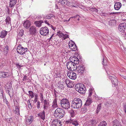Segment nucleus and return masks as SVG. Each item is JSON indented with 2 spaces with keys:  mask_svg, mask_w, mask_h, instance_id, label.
I'll list each match as a JSON object with an SVG mask.
<instances>
[{
  "mask_svg": "<svg viewBox=\"0 0 126 126\" xmlns=\"http://www.w3.org/2000/svg\"><path fill=\"white\" fill-rule=\"evenodd\" d=\"M62 122L58 119H53L51 122V126H61Z\"/></svg>",
  "mask_w": 126,
  "mask_h": 126,
  "instance_id": "1a4fd4ad",
  "label": "nucleus"
},
{
  "mask_svg": "<svg viewBox=\"0 0 126 126\" xmlns=\"http://www.w3.org/2000/svg\"><path fill=\"white\" fill-rule=\"evenodd\" d=\"M112 124L113 126H122L117 120H114L112 122Z\"/></svg>",
  "mask_w": 126,
  "mask_h": 126,
  "instance_id": "a878e982",
  "label": "nucleus"
},
{
  "mask_svg": "<svg viewBox=\"0 0 126 126\" xmlns=\"http://www.w3.org/2000/svg\"><path fill=\"white\" fill-rule=\"evenodd\" d=\"M104 57H103V61H102V64L104 66L106 65L107 64V63L106 62V60H105V61H106L105 62H104Z\"/></svg>",
  "mask_w": 126,
  "mask_h": 126,
  "instance_id": "5fc2aeb1",
  "label": "nucleus"
},
{
  "mask_svg": "<svg viewBox=\"0 0 126 126\" xmlns=\"http://www.w3.org/2000/svg\"><path fill=\"white\" fill-rule=\"evenodd\" d=\"M58 88L59 89L62 90H63L64 89L63 85L62 84H59L58 85Z\"/></svg>",
  "mask_w": 126,
  "mask_h": 126,
  "instance_id": "c03bdc74",
  "label": "nucleus"
},
{
  "mask_svg": "<svg viewBox=\"0 0 126 126\" xmlns=\"http://www.w3.org/2000/svg\"><path fill=\"white\" fill-rule=\"evenodd\" d=\"M85 68L84 66L82 65L77 66L76 70L77 73L81 75L83 74L84 72Z\"/></svg>",
  "mask_w": 126,
  "mask_h": 126,
  "instance_id": "6e6552de",
  "label": "nucleus"
},
{
  "mask_svg": "<svg viewBox=\"0 0 126 126\" xmlns=\"http://www.w3.org/2000/svg\"><path fill=\"white\" fill-rule=\"evenodd\" d=\"M63 0H60L59 1L58 3H60L63 5Z\"/></svg>",
  "mask_w": 126,
  "mask_h": 126,
  "instance_id": "774afa93",
  "label": "nucleus"
},
{
  "mask_svg": "<svg viewBox=\"0 0 126 126\" xmlns=\"http://www.w3.org/2000/svg\"><path fill=\"white\" fill-rule=\"evenodd\" d=\"M33 119V117L32 116H28L26 117L25 120L26 125H29L31 124L32 123Z\"/></svg>",
  "mask_w": 126,
  "mask_h": 126,
  "instance_id": "9b49d317",
  "label": "nucleus"
},
{
  "mask_svg": "<svg viewBox=\"0 0 126 126\" xmlns=\"http://www.w3.org/2000/svg\"><path fill=\"white\" fill-rule=\"evenodd\" d=\"M76 45L74 42L72 40L70 41L68 44L69 46V48L70 49H73L74 48H73V46H74Z\"/></svg>",
  "mask_w": 126,
  "mask_h": 126,
  "instance_id": "7c9ffc66",
  "label": "nucleus"
},
{
  "mask_svg": "<svg viewBox=\"0 0 126 126\" xmlns=\"http://www.w3.org/2000/svg\"><path fill=\"white\" fill-rule=\"evenodd\" d=\"M73 48H74L73 49H70L72 50V51H75L77 49V48L76 45L73 46Z\"/></svg>",
  "mask_w": 126,
  "mask_h": 126,
  "instance_id": "3c124183",
  "label": "nucleus"
},
{
  "mask_svg": "<svg viewBox=\"0 0 126 126\" xmlns=\"http://www.w3.org/2000/svg\"><path fill=\"white\" fill-rule=\"evenodd\" d=\"M16 114L18 115H19V106H16L15 107Z\"/></svg>",
  "mask_w": 126,
  "mask_h": 126,
  "instance_id": "e433bc0d",
  "label": "nucleus"
},
{
  "mask_svg": "<svg viewBox=\"0 0 126 126\" xmlns=\"http://www.w3.org/2000/svg\"><path fill=\"white\" fill-rule=\"evenodd\" d=\"M65 111L63 109L61 108H58L54 112V116L58 119H60L64 115Z\"/></svg>",
  "mask_w": 126,
  "mask_h": 126,
  "instance_id": "f03ea898",
  "label": "nucleus"
},
{
  "mask_svg": "<svg viewBox=\"0 0 126 126\" xmlns=\"http://www.w3.org/2000/svg\"><path fill=\"white\" fill-rule=\"evenodd\" d=\"M63 5H67L68 2H69L68 1L65 0H63Z\"/></svg>",
  "mask_w": 126,
  "mask_h": 126,
  "instance_id": "4d7b16f0",
  "label": "nucleus"
},
{
  "mask_svg": "<svg viewBox=\"0 0 126 126\" xmlns=\"http://www.w3.org/2000/svg\"><path fill=\"white\" fill-rule=\"evenodd\" d=\"M55 17V16L52 14H48L47 15L44 16V18L45 19H49L51 18V17L54 18Z\"/></svg>",
  "mask_w": 126,
  "mask_h": 126,
  "instance_id": "393cba45",
  "label": "nucleus"
},
{
  "mask_svg": "<svg viewBox=\"0 0 126 126\" xmlns=\"http://www.w3.org/2000/svg\"><path fill=\"white\" fill-rule=\"evenodd\" d=\"M48 106H43V108L44 109V110H47L48 108Z\"/></svg>",
  "mask_w": 126,
  "mask_h": 126,
  "instance_id": "bf43d9fd",
  "label": "nucleus"
},
{
  "mask_svg": "<svg viewBox=\"0 0 126 126\" xmlns=\"http://www.w3.org/2000/svg\"><path fill=\"white\" fill-rule=\"evenodd\" d=\"M5 22L7 24H9L11 23V20L9 16L7 17L5 20Z\"/></svg>",
  "mask_w": 126,
  "mask_h": 126,
  "instance_id": "79ce46f5",
  "label": "nucleus"
},
{
  "mask_svg": "<svg viewBox=\"0 0 126 126\" xmlns=\"http://www.w3.org/2000/svg\"><path fill=\"white\" fill-rule=\"evenodd\" d=\"M17 53L20 54H23L25 53L27 50V48H24L22 47L21 45H19L17 47L16 49Z\"/></svg>",
  "mask_w": 126,
  "mask_h": 126,
  "instance_id": "39448f33",
  "label": "nucleus"
},
{
  "mask_svg": "<svg viewBox=\"0 0 126 126\" xmlns=\"http://www.w3.org/2000/svg\"><path fill=\"white\" fill-rule=\"evenodd\" d=\"M86 90V88L85 87V86L83 85V86H82V87H81L78 92L80 94H83L85 93Z\"/></svg>",
  "mask_w": 126,
  "mask_h": 126,
  "instance_id": "bb28decb",
  "label": "nucleus"
},
{
  "mask_svg": "<svg viewBox=\"0 0 126 126\" xmlns=\"http://www.w3.org/2000/svg\"><path fill=\"white\" fill-rule=\"evenodd\" d=\"M121 71L122 73H126V70L124 68H122Z\"/></svg>",
  "mask_w": 126,
  "mask_h": 126,
  "instance_id": "6e6d98bb",
  "label": "nucleus"
},
{
  "mask_svg": "<svg viewBox=\"0 0 126 126\" xmlns=\"http://www.w3.org/2000/svg\"><path fill=\"white\" fill-rule=\"evenodd\" d=\"M64 34L61 31H59L57 32V35L60 37H64Z\"/></svg>",
  "mask_w": 126,
  "mask_h": 126,
  "instance_id": "f704fd0d",
  "label": "nucleus"
},
{
  "mask_svg": "<svg viewBox=\"0 0 126 126\" xmlns=\"http://www.w3.org/2000/svg\"><path fill=\"white\" fill-rule=\"evenodd\" d=\"M65 83L67 86L71 81H70L69 79L67 78H66V79H65Z\"/></svg>",
  "mask_w": 126,
  "mask_h": 126,
  "instance_id": "8fccbe9b",
  "label": "nucleus"
},
{
  "mask_svg": "<svg viewBox=\"0 0 126 126\" xmlns=\"http://www.w3.org/2000/svg\"><path fill=\"white\" fill-rule=\"evenodd\" d=\"M126 28V23H122L118 26V28L119 31L120 32H123Z\"/></svg>",
  "mask_w": 126,
  "mask_h": 126,
  "instance_id": "ddd939ff",
  "label": "nucleus"
},
{
  "mask_svg": "<svg viewBox=\"0 0 126 126\" xmlns=\"http://www.w3.org/2000/svg\"><path fill=\"white\" fill-rule=\"evenodd\" d=\"M97 121L95 119H92L89 122V126H95Z\"/></svg>",
  "mask_w": 126,
  "mask_h": 126,
  "instance_id": "a211bd4d",
  "label": "nucleus"
},
{
  "mask_svg": "<svg viewBox=\"0 0 126 126\" xmlns=\"http://www.w3.org/2000/svg\"><path fill=\"white\" fill-rule=\"evenodd\" d=\"M107 73L108 75V77L109 79H111L112 83L115 85H117L118 84V82L117 79L114 77L110 76V74L108 73V72H107Z\"/></svg>",
  "mask_w": 126,
  "mask_h": 126,
  "instance_id": "9d476101",
  "label": "nucleus"
},
{
  "mask_svg": "<svg viewBox=\"0 0 126 126\" xmlns=\"http://www.w3.org/2000/svg\"><path fill=\"white\" fill-rule=\"evenodd\" d=\"M30 34L35 35L36 34V30L34 26H31L29 29Z\"/></svg>",
  "mask_w": 126,
  "mask_h": 126,
  "instance_id": "4468645a",
  "label": "nucleus"
},
{
  "mask_svg": "<svg viewBox=\"0 0 126 126\" xmlns=\"http://www.w3.org/2000/svg\"><path fill=\"white\" fill-rule=\"evenodd\" d=\"M82 105L81 100L79 98H75L72 100L71 107L74 109H78L80 108Z\"/></svg>",
  "mask_w": 126,
  "mask_h": 126,
  "instance_id": "f257e3e1",
  "label": "nucleus"
},
{
  "mask_svg": "<svg viewBox=\"0 0 126 126\" xmlns=\"http://www.w3.org/2000/svg\"><path fill=\"white\" fill-rule=\"evenodd\" d=\"M108 23L110 26H114L116 24V21L115 19L111 20Z\"/></svg>",
  "mask_w": 126,
  "mask_h": 126,
  "instance_id": "b1692460",
  "label": "nucleus"
},
{
  "mask_svg": "<svg viewBox=\"0 0 126 126\" xmlns=\"http://www.w3.org/2000/svg\"><path fill=\"white\" fill-rule=\"evenodd\" d=\"M28 93L29 94L28 95L31 97V98H32L34 97V94L32 91H29L28 92Z\"/></svg>",
  "mask_w": 126,
  "mask_h": 126,
  "instance_id": "72a5a7b5",
  "label": "nucleus"
},
{
  "mask_svg": "<svg viewBox=\"0 0 126 126\" xmlns=\"http://www.w3.org/2000/svg\"><path fill=\"white\" fill-rule=\"evenodd\" d=\"M16 65L17 68H20L22 66L19 65L18 63H17L16 64Z\"/></svg>",
  "mask_w": 126,
  "mask_h": 126,
  "instance_id": "13d9d810",
  "label": "nucleus"
},
{
  "mask_svg": "<svg viewBox=\"0 0 126 126\" xmlns=\"http://www.w3.org/2000/svg\"><path fill=\"white\" fill-rule=\"evenodd\" d=\"M9 6L11 8H14L17 2V0H9Z\"/></svg>",
  "mask_w": 126,
  "mask_h": 126,
  "instance_id": "aec40b11",
  "label": "nucleus"
},
{
  "mask_svg": "<svg viewBox=\"0 0 126 126\" xmlns=\"http://www.w3.org/2000/svg\"><path fill=\"white\" fill-rule=\"evenodd\" d=\"M18 35H17V36H22L24 34V30L23 29H18Z\"/></svg>",
  "mask_w": 126,
  "mask_h": 126,
  "instance_id": "c756f323",
  "label": "nucleus"
},
{
  "mask_svg": "<svg viewBox=\"0 0 126 126\" xmlns=\"http://www.w3.org/2000/svg\"><path fill=\"white\" fill-rule=\"evenodd\" d=\"M87 107L84 105L83 108L81 109V111L82 112L85 113L87 111Z\"/></svg>",
  "mask_w": 126,
  "mask_h": 126,
  "instance_id": "c9c22d12",
  "label": "nucleus"
},
{
  "mask_svg": "<svg viewBox=\"0 0 126 126\" xmlns=\"http://www.w3.org/2000/svg\"><path fill=\"white\" fill-rule=\"evenodd\" d=\"M107 125V123L106 121H103L100 123L98 126H106Z\"/></svg>",
  "mask_w": 126,
  "mask_h": 126,
  "instance_id": "58836bf2",
  "label": "nucleus"
},
{
  "mask_svg": "<svg viewBox=\"0 0 126 126\" xmlns=\"http://www.w3.org/2000/svg\"><path fill=\"white\" fill-rule=\"evenodd\" d=\"M60 104L62 108L66 110H68L70 107L69 101L66 98H63L61 100Z\"/></svg>",
  "mask_w": 126,
  "mask_h": 126,
  "instance_id": "7ed1b4c3",
  "label": "nucleus"
},
{
  "mask_svg": "<svg viewBox=\"0 0 126 126\" xmlns=\"http://www.w3.org/2000/svg\"><path fill=\"white\" fill-rule=\"evenodd\" d=\"M57 99L55 98L54 100L52 103V106L53 108H55L58 107L57 104Z\"/></svg>",
  "mask_w": 126,
  "mask_h": 126,
  "instance_id": "c85d7f7f",
  "label": "nucleus"
},
{
  "mask_svg": "<svg viewBox=\"0 0 126 126\" xmlns=\"http://www.w3.org/2000/svg\"><path fill=\"white\" fill-rule=\"evenodd\" d=\"M40 33L43 35L47 36L49 33V30L48 28L46 27L41 28L40 30Z\"/></svg>",
  "mask_w": 126,
  "mask_h": 126,
  "instance_id": "423d86ee",
  "label": "nucleus"
},
{
  "mask_svg": "<svg viewBox=\"0 0 126 126\" xmlns=\"http://www.w3.org/2000/svg\"><path fill=\"white\" fill-rule=\"evenodd\" d=\"M8 32L5 30L2 31L0 33V37L3 39L6 37L7 33Z\"/></svg>",
  "mask_w": 126,
  "mask_h": 126,
  "instance_id": "f3484780",
  "label": "nucleus"
},
{
  "mask_svg": "<svg viewBox=\"0 0 126 126\" xmlns=\"http://www.w3.org/2000/svg\"><path fill=\"white\" fill-rule=\"evenodd\" d=\"M40 100L41 103L43 102L44 101L43 95V93H40Z\"/></svg>",
  "mask_w": 126,
  "mask_h": 126,
  "instance_id": "49530a36",
  "label": "nucleus"
},
{
  "mask_svg": "<svg viewBox=\"0 0 126 126\" xmlns=\"http://www.w3.org/2000/svg\"><path fill=\"white\" fill-rule=\"evenodd\" d=\"M7 93L10 96L11 98L12 99L14 95V92L12 88H7L6 90Z\"/></svg>",
  "mask_w": 126,
  "mask_h": 126,
  "instance_id": "dca6fc26",
  "label": "nucleus"
},
{
  "mask_svg": "<svg viewBox=\"0 0 126 126\" xmlns=\"http://www.w3.org/2000/svg\"><path fill=\"white\" fill-rule=\"evenodd\" d=\"M29 101V102H28V104L29 107L30 109H31L32 108V106L31 105V103H30V101Z\"/></svg>",
  "mask_w": 126,
  "mask_h": 126,
  "instance_id": "052dcab7",
  "label": "nucleus"
},
{
  "mask_svg": "<svg viewBox=\"0 0 126 126\" xmlns=\"http://www.w3.org/2000/svg\"><path fill=\"white\" fill-rule=\"evenodd\" d=\"M74 82L71 81L67 86L68 87L71 88H73L74 87Z\"/></svg>",
  "mask_w": 126,
  "mask_h": 126,
  "instance_id": "ea45409f",
  "label": "nucleus"
},
{
  "mask_svg": "<svg viewBox=\"0 0 126 126\" xmlns=\"http://www.w3.org/2000/svg\"><path fill=\"white\" fill-rule=\"evenodd\" d=\"M9 47L8 46L6 45L4 48V51L5 55H7L9 51Z\"/></svg>",
  "mask_w": 126,
  "mask_h": 126,
  "instance_id": "4c0bfd02",
  "label": "nucleus"
},
{
  "mask_svg": "<svg viewBox=\"0 0 126 126\" xmlns=\"http://www.w3.org/2000/svg\"><path fill=\"white\" fill-rule=\"evenodd\" d=\"M4 89L3 86H1L0 87V97L2 96V95L3 94L4 91L3 90V88Z\"/></svg>",
  "mask_w": 126,
  "mask_h": 126,
  "instance_id": "a19ab883",
  "label": "nucleus"
},
{
  "mask_svg": "<svg viewBox=\"0 0 126 126\" xmlns=\"http://www.w3.org/2000/svg\"><path fill=\"white\" fill-rule=\"evenodd\" d=\"M93 90L91 89H90L89 90V97L91 96L92 94Z\"/></svg>",
  "mask_w": 126,
  "mask_h": 126,
  "instance_id": "603ef678",
  "label": "nucleus"
},
{
  "mask_svg": "<svg viewBox=\"0 0 126 126\" xmlns=\"http://www.w3.org/2000/svg\"><path fill=\"white\" fill-rule=\"evenodd\" d=\"M122 4L120 2H116L114 4V8L116 10H119L121 7Z\"/></svg>",
  "mask_w": 126,
  "mask_h": 126,
  "instance_id": "412c9836",
  "label": "nucleus"
},
{
  "mask_svg": "<svg viewBox=\"0 0 126 126\" xmlns=\"http://www.w3.org/2000/svg\"><path fill=\"white\" fill-rule=\"evenodd\" d=\"M0 97L2 98L3 99V100H4L6 99L5 95H4L3 94V95H2V96L0 97Z\"/></svg>",
  "mask_w": 126,
  "mask_h": 126,
  "instance_id": "e2e57ef3",
  "label": "nucleus"
},
{
  "mask_svg": "<svg viewBox=\"0 0 126 126\" xmlns=\"http://www.w3.org/2000/svg\"><path fill=\"white\" fill-rule=\"evenodd\" d=\"M64 37H63V38L64 39H66L67 38H68V35L66 34H64Z\"/></svg>",
  "mask_w": 126,
  "mask_h": 126,
  "instance_id": "338daca9",
  "label": "nucleus"
},
{
  "mask_svg": "<svg viewBox=\"0 0 126 126\" xmlns=\"http://www.w3.org/2000/svg\"><path fill=\"white\" fill-rule=\"evenodd\" d=\"M66 124H68L71 123L73 125L76 126L79 125L78 122L76 120L70 118V119L66 120L65 121Z\"/></svg>",
  "mask_w": 126,
  "mask_h": 126,
  "instance_id": "0eeeda50",
  "label": "nucleus"
},
{
  "mask_svg": "<svg viewBox=\"0 0 126 126\" xmlns=\"http://www.w3.org/2000/svg\"><path fill=\"white\" fill-rule=\"evenodd\" d=\"M123 106L124 111H126V103L124 104Z\"/></svg>",
  "mask_w": 126,
  "mask_h": 126,
  "instance_id": "69168bd1",
  "label": "nucleus"
},
{
  "mask_svg": "<svg viewBox=\"0 0 126 126\" xmlns=\"http://www.w3.org/2000/svg\"><path fill=\"white\" fill-rule=\"evenodd\" d=\"M71 62H68L66 64L67 69L69 70L72 71L76 70L77 66L76 64H73Z\"/></svg>",
  "mask_w": 126,
  "mask_h": 126,
  "instance_id": "20e7f679",
  "label": "nucleus"
},
{
  "mask_svg": "<svg viewBox=\"0 0 126 126\" xmlns=\"http://www.w3.org/2000/svg\"><path fill=\"white\" fill-rule=\"evenodd\" d=\"M36 105L37 109H39L40 108V103L39 101L37 102Z\"/></svg>",
  "mask_w": 126,
  "mask_h": 126,
  "instance_id": "864d4df0",
  "label": "nucleus"
},
{
  "mask_svg": "<svg viewBox=\"0 0 126 126\" xmlns=\"http://www.w3.org/2000/svg\"><path fill=\"white\" fill-rule=\"evenodd\" d=\"M45 106H49V103L48 102V101L47 99L44 100V105Z\"/></svg>",
  "mask_w": 126,
  "mask_h": 126,
  "instance_id": "09e8293b",
  "label": "nucleus"
},
{
  "mask_svg": "<svg viewBox=\"0 0 126 126\" xmlns=\"http://www.w3.org/2000/svg\"><path fill=\"white\" fill-rule=\"evenodd\" d=\"M70 115L71 117H74L75 116V112L73 110H72L70 111Z\"/></svg>",
  "mask_w": 126,
  "mask_h": 126,
  "instance_id": "37998d69",
  "label": "nucleus"
},
{
  "mask_svg": "<svg viewBox=\"0 0 126 126\" xmlns=\"http://www.w3.org/2000/svg\"><path fill=\"white\" fill-rule=\"evenodd\" d=\"M78 16H79V15H77L74 16H72V17H71L70 18V19L73 18H75Z\"/></svg>",
  "mask_w": 126,
  "mask_h": 126,
  "instance_id": "0e129e2a",
  "label": "nucleus"
},
{
  "mask_svg": "<svg viewBox=\"0 0 126 126\" xmlns=\"http://www.w3.org/2000/svg\"><path fill=\"white\" fill-rule=\"evenodd\" d=\"M70 61L69 62H71L75 64H78L79 62V59H78V58L76 56L73 57L72 58L71 57Z\"/></svg>",
  "mask_w": 126,
  "mask_h": 126,
  "instance_id": "f8f14e48",
  "label": "nucleus"
},
{
  "mask_svg": "<svg viewBox=\"0 0 126 126\" xmlns=\"http://www.w3.org/2000/svg\"><path fill=\"white\" fill-rule=\"evenodd\" d=\"M83 86V84L82 83H77L75 86V89L76 91L78 92L81 87Z\"/></svg>",
  "mask_w": 126,
  "mask_h": 126,
  "instance_id": "5701e85b",
  "label": "nucleus"
},
{
  "mask_svg": "<svg viewBox=\"0 0 126 126\" xmlns=\"http://www.w3.org/2000/svg\"><path fill=\"white\" fill-rule=\"evenodd\" d=\"M31 24L30 22L28 20L26 21L23 24L24 27L27 29L30 26Z\"/></svg>",
  "mask_w": 126,
  "mask_h": 126,
  "instance_id": "6ab92c4d",
  "label": "nucleus"
},
{
  "mask_svg": "<svg viewBox=\"0 0 126 126\" xmlns=\"http://www.w3.org/2000/svg\"><path fill=\"white\" fill-rule=\"evenodd\" d=\"M27 76L26 75H25L23 79V81H24L26 80L27 79Z\"/></svg>",
  "mask_w": 126,
  "mask_h": 126,
  "instance_id": "680f3d73",
  "label": "nucleus"
},
{
  "mask_svg": "<svg viewBox=\"0 0 126 126\" xmlns=\"http://www.w3.org/2000/svg\"><path fill=\"white\" fill-rule=\"evenodd\" d=\"M67 75L70 79H75L77 77L76 74L73 71L70 72V74H68Z\"/></svg>",
  "mask_w": 126,
  "mask_h": 126,
  "instance_id": "2eb2a0df",
  "label": "nucleus"
},
{
  "mask_svg": "<svg viewBox=\"0 0 126 126\" xmlns=\"http://www.w3.org/2000/svg\"><path fill=\"white\" fill-rule=\"evenodd\" d=\"M11 75V74L10 72H3V78L8 77Z\"/></svg>",
  "mask_w": 126,
  "mask_h": 126,
  "instance_id": "2f4dec72",
  "label": "nucleus"
},
{
  "mask_svg": "<svg viewBox=\"0 0 126 126\" xmlns=\"http://www.w3.org/2000/svg\"><path fill=\"white\" fill-rule=\"evenodd\" d=\"M38 116L41 118L43 120H44L45 119V111L44 110L42 112H40L38 114Z\"/></svg>",
  "mask_w": 126,
  "mask_h": 126,
  "instance_id": "4be33fe9",
  "label": "nucleus"
},
{
  "mask_svg": "<svg viewBox=\"0 0 126 126\" xmlns=\"http://www.w3.org/2000/svg\"><path fill=\"white\" fill-rule=\"evenodd\" d=\"M90 10L94 13H97L98 11L97 9L95 8L92 7L90 8Z\"/></svg>",
  "mask_w": 126,
  "mask_h": 126,
  "instance_id": "a18cd8bd",
  "label": "nucleus"
},
{
  "mask_svg": "<svg viewBox=\"0 0 126 126\" xmlns=\"http://www.w3.org/2000/svg\"><path fill=\"white\" fill-rule=\"evenodd\" d=\"M43 23L42 21H37L34 22V24L36 26L38 27H40L41 26V24Z\"/></svg>",
  "mask_w": 126,
  "mask_h": 126,
  "instance_id": "473e14b6",
  "label": "nucleus"
},
{
  "mask_svg": "<svg viewBox=\"0 0 126 126\" xmlns=\"http://www.w3.org/2000/svg\"><path fill=\"white\" fill-rule=\"evenodd\" d=\"M101 104H99L98 105L96 109L97 112H96L97 113L101 109Z\"/></svg>",
  "mask_w": 126,
  "mask_h": 126,
  "instance_id": "de8ad7c7",
  "label": "nucleus"
},
{
  "mask_svg": "<svg viewBox=\"0 0 126 126\" xmlns=\"http://www.w3.org/2000/svg\"><path fill=\"white\" fill-rule=\"evenodd\" d=\"M92 102V101L91 99L90 98H88L86 100V102L84 105L88 107L91 104Z\"/></svg>",
  "mask_w": 126,
  "mask_h": 126,
  "instance_id": "cd10ccee",
  "label": "nucleus"
}]
</instances>
